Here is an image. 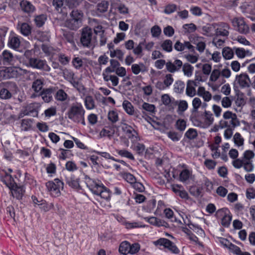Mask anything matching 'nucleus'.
<instances>
[{"mask_svg": "<svg viewBox=\"0 0 255 255\" xmlns=\"http://www.w3.org/2000/svg\"><path fill=\"white\" fill-rule=\"evenodd\" d=\"M84 179L87 187L93 194L100 196L102 198L106 200H108L110 198L109 190L100 181H97L87 175H85Z\"/></svg>", "mask_w": 255, "mask_h": 255, "instance_id": "obj_1", "label": "nucleus"}, {"mask_svg": "<svg viewBox=\"0 0 255 255\" xmlns=\"http://www.w3.org/2000/svg\"><path fill=\"white\" fill-rule=\"evenodd\" d=\"M85 111L81 103H76L73 104L67 112L68 118L76 123H81L83 125H86L84 115Z\"/></svg>", "mask_w": 255, "mask_h": 255, "instance_id": "obj_2", "label": "nucleus"}, {"mask_svg": "<svg viewBox=\"0 0 255 255\" xmlns=\"http://www.w3.org/2000/svg\"><path fill=\"white\" fill-rule=\"evenodd\" d=\"M82 11L73 9L70 13V17L65 21V26L73 30H76L82 25L83 18Z\"/></svg>", "mask_w": 255, "mask_h": 255, "instance_id": "obj_3", "label": "nucleus"}, {"mask_svg": "<svg viewBox=\"0 0 255 255\" xmlns=\"http://www.w3.org/2000/svg\"><path fill=\"white\" fill-rule=\"evenodd\" d=\"M80 42L84 47L93 48L95 47L96 37L93 35V30L91 28L86 27L82 29Z\"/></svg>", "mask_w": 255, "mask_h": 255, "instance_id": "obj_4", "label": "nucleus"}, {"mask_svg": "<svg viewBox=\"0 0 255 255\" xmlns=\"http://www.w3.org/2000/svg\"><path fill=\"white\" fill-rule=\"evenodd\" d=\"M26 70L19 67H13L0 70V79H6L16 77L18 75L25 74Z\"/></svg>", "mask_w": 255, "mask_h": 255, "instance_id": "obj_5", "label": "nucleus"}, {"mask_svg": "<svg viewBox=\"0 0 255 255\" xmlns=\"http://www.w3.org/2000/svg\"><path fill=\"white\" fill-rule=\"evenodd\" d=\"M64 183L60 180L56 178L54 181H49L46 183L47 190L54 197H58L60 195V188H63Z\"/></svg>", "mask_w": 255, "mask_h": 255, "instance_id": "obj_6", "label": "nucleus"}, {"mask_svg": "<svg viewBox=\"0 0 255 255\" xmlns=\"http://www.w3.org/2000/svg\"><path fill=\"white\" fill-rule=\"evenodd\" d=\"M155 246H163L165 248L167 249L171 253L175 254L179 253L180 251L176 246L169 240L166 238H160L154 242Z\"/></svg>", "mask_w": 255, "mask_h": 255, "instance_id": "obj_7", "label": "nucleus"}, {"mask_svg": "<svg viewBox=\"0 0 255 255\" xmlns=\"http://www.w3.org/2000/svg\"><path fill=\"white\" fill-rule=\"evenodd\" d=\"M29 66L33 68L49 72L50 67L47 64L45 60H42L37 58H31L29 60Z\"/></svg>", "mask_w": 255, "mask_h": 255, "instance_id": "obj_8", "label": "nucleus"}, {"mask_svg": "<svg viewBox=\"0 0 255 255\" xmlns=\"http://www.w3.org/2000/svg\"><path fill=\"white\" fill-rule=\"evenodd\" d=\"M9 88L16 89L17 86L15 83L7 82L3 87L0 89V98L3 100H8L11 98L12 93L11 90L9 89Z\"/></svg>", "mask_w": 255, "mask_h": 255, "instance_id": "obj_9", "label": "nucleus"}, {"mask_svg": "<svg viewBox=\"0 0 255 255\" xmlns=\"http://www.w3.org/2000/svg\"><path fill=\"white\" fill-rule=\"evenodd\" d=\"M232 23L236 29L241 33L246 34L249 31V27L246 24L243 18H234Z\"/></svg>", "mask_w": 255, "mask_h": 255, "instance_id": "obj_10", "label": "nucleus"}, {"mask_svg": "<svg viewBox=\"0 0 255 255\" xmlns=\"http://www.w3.org/2000/svg\"><path fill=\"white\" fill-rule=\"evenodd\" d=\"M8 185L12 196L17 200H21L25 193L23 186H18L17 184H8Z\"/></svg>", "mask_w": 255, "mask_h": 255, "instance_id": "obj_11", "label": "nucleus"}, {"mask_svg": "<svg viewBox=\"0 0 255 255\" xmlns=\"http://www.w3.org/2000/svg\"><path fill=\"white\" fill-rule=\"evenodd\" d=\"M0 58L1 62L4 65H13L16 61L12 53L7 50L2 52Z\"/></svg>", "mask_w": 255, "mask_h": 255, "instance_id": "obj_12", "label": "nucleus"}, {"mask_svg": "<svg viewBox=\"0 0 255 255\" xmlns=\"http://www.w3.org/2000/svg\"><path fill=\"white\" fill-rule=\"evenodd\" d=\"M22 112L23 115H32L33 117L37 116V106L35 103H30L23 107Z\"/></svg>", "mask_w": 255, "mask_h": 255, "instance_id": "obj_13", "label": "nucleus"}, {"mask_svg": "<svg viewBox=\"0 0 255 255\" xmlns=\"http://www.w3.org/2000/svg\"><path fill=\"white\" fill-rule=\"evenodd\" d=\"M174 48L178 52L183 51L186 49H188L191 52L194 51V47L189 41H184V43H181L178 40L175 42Z\"/></svg>", "mask_w": 255, "mask_h": 255, "instance_id": "obj_14", "label": "nucleus"}, {"mask_svg": "<svg viewBox=\"0 0 255 255\" xmlns=\"http://www.w3.org/2000/svg\"><path fill=\"white\" fill-rule=\"evenodd\" d=\"M55 93V88L50 87L49 88L44 89L39 93V95L41 96L42 99L45 102L48 103L52 100L53 95Z\"/></svg>", "mask_w": 255, "mask_h": 255, "instance_id": "obj_15", "label": "nucleus"}, {"mask_svg": "<svg viewBox=\"0 0 255 255\" xmlns=\"http://www.w3.org/2000/svg\"><path fill=\"white\" fill-rule=\"evenodd\" d=\"M183 65L182 62L179 59H176L173 63L168 61L166 64L167 70L170 73H174L179 71Z\"/></svg>", "mask_w": 255, "mask_h": 255, "instance_id": "obj_16", "label": "nucleus"}, {"mask_svg": "<svg viewBox=\"0 0 255 255\" xmlns=\"http://www.w3.org/2000/svg\"><path fill=\"white\" fill-rule=\"evenodd\" d=\"M236 80L242 88L250 87L251 81L247 74L243 73L236 76Z\"/></svg>", "mask_w": 255, "mask_h": 255, "instance_id": "obj_17", "label": "nucleus"}, {"mask_svg": "<svg viewBox=\"0 0 255 255\" xmlns=\"http://www.w3.org/2000/svg\"><path fill=\"white\" fill-rule=\"evenodd\" d=\"M21 10L26 13H31L35 11V6L29 1L22 0L19 3Z\"/></svg>", "mask_w": 255, "mask_h": 255, "instance_id": "obj_18", "label": "nucleus"}, {"mask_svg": "<svg viewBox=\"0 0 255 255\" xmlns=\"http://www.w3.org/2000/svg\"><path fill=\"white\" fill-rule=\"evenodd\" d=\"M66 183L71 188L79 190L81 189V187L79 184V179L76 178L75 177L71 175L70 176L66 177Z\"/></svg>", "mask_w": 255, "mask_h": 255, "instance_id": "obj_19", "label": "nucleus"}, {"mask_svg": "<svg viewBox=\"0 0 255 255\" xmlns=\"http://www.w3.org/2000/svg\"><path fill=\"white\" fill-rule=\"evenodd\" d=\"M7 45L14 50H18L20 45L19 37L15 35H10L8 38Z\"/></svg>", "mask_w": 255, "mask_h": 255, "instance_id": "obj_20", "label": "nucleus"}, {"mask_svg": "<svg viewBox=\"0 0 255 255\" xmlns=\"http://www.w3.org/2000/svg\"><path fill=\"white\" fill-rule=\"evenodd\" d=\"M18 26L19 27V29L21 33L24 36H28L31 33V27L27 23L19 22L18 23Z\"/></svg>", "mask_w": 255, "mask_h": 255, "instance_id": "obj_21", "label": "nucleus"}, {"mask_svg": "<svg viewBox=\"0 0 255 255\" xmlns=\"http://www.w3.org/2000/svg\"><path fill=\"white\" fill-rule=\"evenodd\" d=\"M145 219L150 224L157 227L166 226V225L167 224L164 221L155 217L146 218Z\"/></svg>", "mask_w": 255, "mask_h": 255, "instance_id": "obj_22", "label": "nucleus"}, {"mask_svg": "<svg viewBox=\"0 0 255 255\" xmlns=\"http://www.w3.org/2000/svg\"><path fill=\"white\" fill-rule=\"evenodd\" d=\"M47 20V15L45 14L37 15L34 16V21L38 27H42Z\"/></svg>", "mask_w": 255, "mask_h": 255, "instance_id": "obj_23", "label": "nucleus"}, {"mask_svg": "<svg viewBox=\"0 0 255 255\" xmlns=\"http://www.w3.org/2000/svg\"><path fill=\"white\" fill-rule=\"evenodd\" d=\"M122 129L129 138L133 137L136 131L130 126L127 124H122Z\"/></svg>", "mask_w": 255, "mask_h": 255, "instance_id": "obj_24", "label": "nucleus"}, {"mask_svg": "<svg viewBox=\"0 0 255 255\" xmlns=\"http://www.w3.org/2000/svg\"><path fill=\"white\" fill-rule=\"evenodd\" d=\"M174 103L175 105H178L177 112L179 114L185 112L188 108V103L185 100L175 101Z\"/></svg>", "mask_w": 255, "mask_h": 255, "instance_id": "obj_25", "label": "nucleus"}, {"mask_svg": "<svg viewBox=\"0 0 255 255\" xmlns=\"http://www.w3.org/2000/svg\"><path fill=\"white\" fill-rule=\"evenodd\" d=\"M84 103L88 110H92L96 107L95 101L91 96H87L84 99Z\"/></svg>", "mask_w": 255, "mask_h": 255, "instance_id": "obj_26", "label": "nucleus"}, {"mask_svg": "<svg viewBox=\"0 0 255 255\" xmlns=\"http://www.w3.org/2000/svg\"><path fill=\"white\" fill-rule=\"evenodd\" d=\"M172 42L170 39H166L161 44V47L162 50L167 52H170L172 51Z\"/></svg>", "mask_w": 255, "mask_h": 255, "instance_id": "obj_27", "label": "nucleus"}, {"mask_svg": "<svg viewBox=\"0 0 255 255\" xmlns=\"http://www.w3.org/2000/svg\"><path fill=\"white\" fill-rule=\"evenodd\" d=\"M123 107L127 114L130 115H133V107L130 102L127 100H125L123 103Z\"/></svg>", "mask_w": 255, "mask_h": 255, "instance_id": "obj_28", "label": "nucleus"}, {"mask_svg": "<svg viewBox=\"0 0 255 255\" xmlns=\"http://www.w3.org/2000/svg\"><path fill=\"white\" fill-rule=\"evenodd\" d=\"M234 51L229 47H224L222 50V55L225 59H231L234 56Z\"/></svg>", "mask_w": 255, "mask_h": 255, "instance_id": "obj_29", "label": "nucleus"}, {"mask_svg": "<svg viewBox=\"0 0 255 255\" xmlns=\"http://www.w3.org/2000/svg\"><path fill=\"white\" fill-rule=\"evenodd\" d=\"M129 243L127 241L123 242L120 245L119 251L121 254L127 255L129 254Z\"/></svg>", "mask_w": 255, "mask_h": 255, "instance_id": "obj_30", "label": "nucleus"}, {"mask_svg": "<svg viewBox=\"0 0 255 255\" xmlns=\"http://www.w3.org/2000/svg\"><path fill=\"white\" fill-rule=\"evenodd\" d=\"M174 86V92L180 94L184 91L185 84L183 81L179 80L175 82Z\"/></svg>", "mask_w": 255, "mask_h": 255, "instance_id": "obj_31", "label": "nucleus"}, {"mask_svg": "<svg viewBox=\"0 0 255 255\" xmlns=\"http://www.w3.org/2000/svg\"><path fill=\"white\" fill-rule=\"evenodd\" d=\"M191 80H188L187 84L186 94L187 96L193 97L196 95L195 88L191 85Z\"/></svg>", "mask_w": 255, "mask_h": 255, "instance_id": "obj_32", "label": "nucleus"}, {"mask_svg": "<svg viewBox=\"0 0 255 255\" xmlns=\"http://www.w3.org/2000/svg\"><path fill=\"white\" fill-rule=\"evenodd\" d=\"M32 120L31 119H23L21 121V128L22 130L27 131L31 128Z\"/></svg>", "mask_w": 255, "mask_h": 255, "instance_id": "obj_33", "label": "nucleus"}, {"mask_svg": "<svg viewBox=\"0 0 255 255\" xmlns=\"http://www.w3.org/2000/svg\"><path fill=\"white\" fill-rule=\"evenodd\" d=\"M197 136V131L194 128H189L185 133V136L190 140H193L196 138Z\"/></svg>", "mask_w": 255, "mask_h": 255, "instance_id": "obj_34", "label": "nucleus"}, {"mask_svg": "<svg viewBox=\"0 0 255 255\" xmlns=\"http://www.w3.org/2000/svg\"><path fill=\"white\" fill-rule=\"evenodd\" d=\"M194 67L188 63L184 64L183 66L182 70L185 75L190 77L193 73Z\"/></svg>", "mask_w": 255, "mask_h": 255, "instance_id": "obj_35", "label": "nucleus"}, {"mask_svg": "<svg viewBox=\"0 0 255 255\" xmlns=\"http://www.w3.org/2000/svg\"><path fill=\"white\" fill-rule=\"evenodd\" d=\"M182 28L185 33L194 32L197 29L196 26L193 23L185 24L183 25Z\"/></svg>", "mask_w": 255, "mask_h": 255, "instance_id": "obj_36", "label": "nucleus"}, {"mask_svg": "<svg viewBox=\"0 0 255 255\" xmlns=\"http://www.w3.org/2000/svg\"><path fill=\"white\" fill-rule=\"evenodd\" d=\"M132 148L139 155H143L145 151V146L142 143H135L133 145Z\"/></svg>", "mask_w": 255, "mask_h": 255, "instance_id": "obj_37", "label": "nucleus"}, {"mask_svg": "<svg viewBox=\"0 0 255 255\" xmlns=\"http://www.w3.org/2000/svg\"><path fill=\"white\" fill-rule=\"evenodd\" d=\"M109 3L107 1H102L97 5V11L100 13L105 12L108 8Z\"/></svg>", "mask_w": 255, "mask_h": 255, "instance_id": "obj_38", "label": "nucleus"}, {"mask_svg": "<svg viewBox=\"0 0 255 255\" xmlns=\"http://www.w3.org/2000/svg\"><path fill=\"white\" fill-rule=\"evenodd\" d=\"M43 87V83L41 80L37 79L32 84V88L35 92H40Z\"/></svg>", "mask_w": 255, "mask_h": 255, "instance_id": "obj_39", "label": "nucleus"}, {"mask_svg": "<svg viewBox=\"0 0 255 255\" xmlns=\"http://www.w3.org/2000/svg\"><path fill=\"white\" fill-rule=\"evenodd\" d=\"M190 172L188 169L183 170L179 175L180 180L182 182H185L189 179L190 176Z\"/></svg>", "mask_w": 255, "mask_h": 255, "instance_id": "obj_40", "label": "nucleus"}, {"mask_svg": "<svg viewBox=\"0 0 255 255\" xmlns=\"http://www.w3.org/2000/svg\"><path fill=\"white\" fill-rule=\"evenodd\" d=\"M145 40L144 39L140 41L134 48H133V52L135 55H141L142 52V46L145 45Z\"/></svg>", "mask_w": 255, "mask_h": 255, "instance_id": "obj_41", "label": "nucleus"}, {"mask_svg": "<svg viewBox=\"0 0 255 255\" xmlns=\"http://www.w3.org/2000/svg\"><path fill=\"white\" fill-rule=\"evenodd\" d=\"M67 97V94L63 90H58L55 95V99L58 101H64L66 100Z\"/></svg>", "mask_w": 255, "mask_h": 255, "instance_id": "obj_42", "label": "nucleus"}, {"mask_svg": "<svg viewBox=\"0 0 255 255\" xmlns=\"http://www.w3.org/2000/svg\"><path fill=\"white\" fill-rule=\"evenodd\" d=\"M225 245L228 247L230 250H231L234 254L239 255L241 251V249L237 246L231 243H229V245L225 244Z\"/></svg>", "mask_w": 255, "mask_h": 255, "instance_id": "obj_43", "label": "nucleus"}, {"mask_svg": "<svg viewBox=\"0 0 255 255\" xmlns=\"http://www.w3.org/2000/svg\"><path fill=\"white\" fill-rule=\"evenodd\" d=\"M67 5L70 8L78 6L83 0H65Z\"/></svg>", "mask_w": 255, "mask_h": 255, "instance_id": "obj_44", "label": "nucleus"}, {"mask_svg": "<svg viewBox=\"0 0 255 255\" xmlns=\"http://www.w3.org/2000/svg\"><path fill=\"white\" fill-rule=\"evenodd\" d=\"M232 218L231 215L225 214L222 219V225L225 227H228L230 225Z\"/></svg>", "mask_w": 255, "mask_h": 255, "instance_id": "obj_45", "label": "nucleus"}, {"mask_svg": "<svg viewBox=\"0 0 255 255\" xmlns=\"http://www.w3.org/2000/svg\"><path fill=\"white\" fill-rule=\"evenodd\" d=\"M72 64L76 69H79L83 66V61L81 58L79 57H77L73 59Z\"/></svg>", "mask_w": 255, "mask_h": 255, "instance_id": "obj_46", "label": "nucleus"}, {"mask_svg": "<svg viewBox=\"0 0 255 255\" xmlns=\"http://www.w3.org/2000/svg\"><path fill=\"white\" fill-rule=\"evenodd\" d=\"M118 153L123 157H127L131 160H134V158L132 154L127 150H118Z\"/></svg>", "mask_w": 255, "mask_h": 255, "instance_id": "obj_47", "label": "nucleus"}, {"mask_svg": "<svg viewBox=\"0 0 255 255\" xmlns=\"http://www.w3.org/2000/svg\"><path fill=\"white\" fill-rule=\"evenodd\" d=\"M244 139L241 137V135L239 132H236L234 136V141L236 144L240 146L244 144Z\"/></svg>", "mask_w": 255, "mask_h": 255, "instance_id": "obj_48", "label": "nucleus"}, {"mask_svg": "<svg viewBox=\"0 0 255 255\" xmlns=\"http://www.w3.org/2000/svg\"><path fill=\"white\" fill-rule=\"evenodd\" d=\"M70 82L72 84L74 87L76 88L78 91L80 92L85 91L84 86L78 81L74 80H69Z\"/></svg>", "mask_w": 255, "mask_h": 255, "instance_id": "obj_49", "label": "nucleus"}, {"mask_svg": "<svg viewBox=\"0 0 255 255\" xmlns=\"http://www.w3.org/2000/svg\"><path fill=\"white\" fill-rule=\"evenodd\" d=\"M8 28L6 27H3L0 28V43L3 45L5 37L7 32Z\"/></svg>", "mask_w": 255, "mask_h": 255, "instance_id": "obj_50", "label": "nucleus"}, {"mask_svg": "<svg viewBox=\"0 0 255 255\" xmlns=\"http://www.w3.org/2000/svg\"><path fill=\"white\" fill-rule=\"evenodd\" d=\"M165 217L172 222L176 221V218L174 216L173 211L170 208H166L164 211Z\"/></svg>", "mask_w": 255, "mask_h": 255, "instance_id": "obj_51", "label": "nucleus"}, {"mask_svg": "<svg viewBox=\"0 0 255 255\" xmlns=\"http://www.w3.org/2000/svg\"><path fill=\"white\" fill-rule=\"evenodd\" d=\"M221 75V71L219 69H214L211 73L210 80L212 82L216 81Z\"/></svg>", "mask_w": 255, "mask_h": 255, "instance_id": "obj_52", "label": "nucleus"}, {"mask_svg": "<svg viewBox=\"0 0 255 255\" xmlns=\"http://www.w3.org/2000/svg\"><path fill=\"white\" fill-rule=\"evenodd\" d=\"M177 6L175 4H169L167 5L164 10V13L169 14L176 10Z\"/></svg>", "mask_w": 255, "mask_h": 255, "instance_id": "obj_53", "label": "nucleus"}, {"mask_svg": "<svg viewBox=\"0 0 255 255\" xmlns=\"http://www.w3.org/2000/svg\"><path fill=\"white\" fill-rule=\"evenodd\" d=\"M173 76L171 74H166L164 77L163 82L167 88L169 87L173 82Z\"/></svg>", "mask_w": 255, "mask_h": 255, "instance_id": "obj_54", "label": "nucleus"}, {"mask_svg": "<svg viewBox=\"0 0 255 255\" xmlns=\"http://www.w3.org/2000/svg\"><path fill=\"white\" fill-rule=\"evenodd\" d=\"M108 119L113 123H115L118 121V115L117 112L111 111L109 112Z\"/></svg>", "mask_w": 255, "mask_h": 255, "instance_id": "obj_55", "label": "nucleus"}, {"mask_svg": "<svg viewBox=\"0 0 255 255\" xmlns=\"http://www.w3.org/2000/svg\"><path fill=\"white\" fill-rule=\"evenodd\" d=\"M161 29L158 25L153 26L151 29L152 36L154 37H158L161 34Z\"/></svg>", "mask_w": 255, "mask_h": 255, "instance_id": "obj_56", "label": "nucleus"}, {"mask_svg": "<svg viewBox=\"0 0 255 255\" xmlns=\"http://www.w3.org/2000/svg\"><path fill=\"white\" fill-rule=\"evenodd\" d=\"M70 60V58L66 56L65 54L60 53L58 55V60L63 65L67 64Z\"/></svg>", "mask_w": 255, "mask_h": 255, "instance_id": "obj_57", "label": "nucleus"}, {"mask_svg": "<svg viewBox=\"0 0 255 255\" xmlns=\"http://www.w3.org/2000/svg\"><path fill=\"white\" fill-rule=\"evenodd\" d=\"M189 192L193 196L198 197L201 193V189L196 186H192L190 187Z\"/></svg>", "mask_w": 255, "mask_h": 255, "instance_id": "obj_58", "label": "nucleus"}, {"mask_svg": "<svg viewBox=\"0 0 255 255\" xmlns=\"http://www.w3.org/2000/svg\"><path fill=\"white\" fill-rule=\"evenodd\" d=\"M235 54L240 58H243L246 56V50L243 48L234 47Z\"/></svg>", "mask_w": 255, "mask_h": 255, "instance_id": "obj_59", "label": "nucleus"}, {"mask_svg": "<svg viewBox=\"0 0 255 255\" xmlns=\"http://www.w3.org/2000/svg\"><path fill=\"white\" fill-rule=\"evenodd\" d=\"M201 105V101L199 98H195L192 101L193 109L192 112H196Z\"/></svg>", "mask_w": 255, "mask_h": 255, "instance_id": "obj_60", "label": "nucleus"}, {"mask_svg": "<svg viewBox=\"0 0 255 255\" xmlns=\"http://www.w3.org/2000/svg\"><path fill=\"white\" fill-rule=\"evenodd\" d=\"M3 182L4 184L9 188V186L8 184H11V185L13 184H16L14 181L12 176L6 174L4 177V179L3 180Z\"/></svg>", "mask_w": 255, "mask_h": 255, "instance_id": "obj_61", "label": "nucleus"}, {"mask_svg": "<svg viewBox=\"0 0 255 255\" xmlns=\"http://www.w3.org/2000/svg\"><path fill=\"white\" fill-rule=\"evenodd\" d=\"M66 169L70 171L76 170L78 168L76 164L73 161H69L66 162L65 165Z\"/></svg>", "mask_w": 255, "mask_h": 255, "instance_id": "obj_62", "label": "nucleus"}, {"mask_svg": "<svg viewBox=\"0 0 255 255\" xmlns=\"http://www.w3.org/2000/svg\"><path fill=\"white\" fill-rule=\"evenodd\" d=\"M143 109L144 110L150 112L154 113L155 112V107L154 105L150 104L147 103H144L142 106Z\"/></svg>", "mask_w": 255, "mask_h": 255, "instance_id": "obj_63", "label": "nucleus"}, {"mask_svg": "<svg viewBox=\"0 0 255 255\" xmlns=\"http://www.w3.org/2000/svg\"><path fill=\"white\" fill-rule=\"evenodd\" d=\"M164 34L168 37H171L174 34V30L171 26H167L163 29Z\"/></svg>", "mask_w": 255, "mask_h": 255, "instance_id": "obj_64", "label": "nucleus"}]
</instances>
